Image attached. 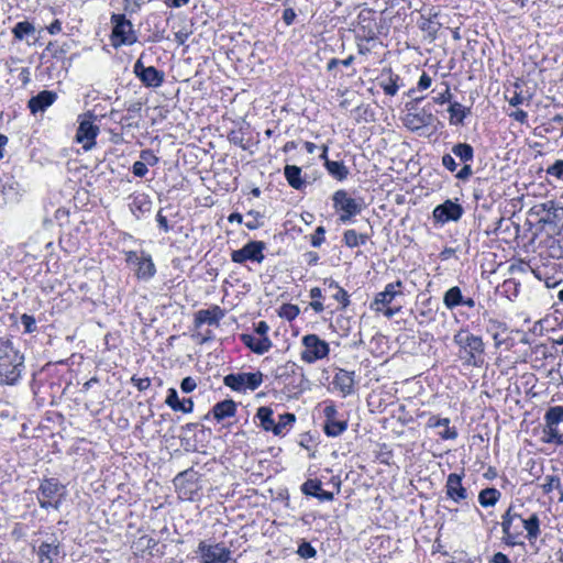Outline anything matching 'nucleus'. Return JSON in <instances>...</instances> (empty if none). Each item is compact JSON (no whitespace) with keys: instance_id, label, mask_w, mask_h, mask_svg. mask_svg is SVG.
I'll return each instance as SVG.
<instances>
[{"instance_id":"f257e3e1","label":"nucleus","mask_w":563,"mask_h":563,"mask_svg":"<svg viewBox=\"0 0 563 563\" xmlns=\"http://www.w3.org/2000/svg\"><path fill=\"white\" fill-rule=\"evenodd\" d=\"M503 528V540L507 545H518L523 542L520 538L523 531L527 532L526 538L530 543L534 542L540 533V519L538 514L533 512L528 518H523L520 514L515 511V508L510 506L501 517Z\"/></svg>"},{"instance_id":"f03ea898","label":"nucleus","mask_w":563,"mask_h":563,"mask_svg":"<svg viewBox=\"0 0 563 563\" xmlns=\"http://www.w3.org/2000/svg\"><path fill=\"white\" fill-rule=\"evenodd\" d=\"M453 341L459 346V354L464 364L474 367L483 365L485 344L481 336L462 329L454 335Z\"/></svg>"},{"instance_id":"7ed1b4c3","label":"nucleus","mask_w":563,"mask_h":563,"mask_svg":"<svg viewBox=\"0 0 563 563\" xmlns=\"http://www.w3.org/2000/svg\"><path fill=\"white\" fill-rule=\"evenodd\" d=\"M23 362V355L9 341L0 339V384H15L21 376Z\"/></svg>"},{"instance_id":"20e7f679","label":"nucleus","mask_w":563,"mask_h":563,"mask_svg":"<svg viewBox=\"0 0 563 563\" xmlns=\"http://www.w3.org/2000/svg\"><path fill=\"white\" fill-rule=\"evenodd\" d=\"M561 424H563V406L550 407L544 413L543 442L562 445L563 433L560 428Z\"/></svg>"},{"instance_id":"39448f33","label":"nucleus","mask_w":563,"mask_h":563,"mask_svg":"<svg viewBox=\"0 0 563 563\" xmlns=\"http://www.w3.org/2000/svg\"><path fill=\"white\" fill-rule=\"evenodd\" d=\"M65 496V486L56 478H45L38 487L37 500L41 508L58 509Z\"/></svg>"},{"instance_id":"423d86ee","label":"nucleus","mask_w":563,"mask_h":563,"mask_svg":"<svg viewBox=\"0 0 563 563\" xmlns=\"http://www.w3.org/2000/svg\"><path fill=\"white\" fill-rule=\"evenodd\" d=\"M113 25L111 41L114 47L121 45H132L137 41L131 21L126 20L123 14H113L111 16Z\"/></svg>"},{"instance_id":"0eeeda50","label":"nucleus","mask_w":563,"mask_h":563,"mask_svg":"<svg viewBox=\"0 0 563 563\" xmlns=\"http://www.w3.org/2000/svg\"><path fill=\"white\" fill-rule=\"evenodd\" d=\"M196 554L200 563H228L231 560L232 552L223 543L200 541Z\"/></svg>"},{"instance_id":"6e6552de","label":"nucleus","mask_w":563,"mask_h":563,"mask_svg":"<svg viewBox=\"0 0 563 563\" xmlns=\"http://www.w3.org/2000/svg\"><path fill=\"white\" fill-rule=\"evenodd\" d=\"M302 345L303 350L300 353V357L308 364L327 357L330 352L329 344L317 334L305 335L302 338Z\"/></svg>"},{"instance_id":"1a4fd4ad","label":"nucleus","mask_w":563,"mask_h":563,"mask_svg":"<svg viewBox=\"0 0 563 563\" xmlns=\"http://www.w3.org/2000/svg\"><path fill=\"white\" fill-rule=\"evenodd\" d=\"M223 383L234 391L255 390L263 383V374L258 371L254 373L229 374L224 376Z\"/></svg>"},{"instance_id":"9d476101","label":"nucleus","mask_w":563,"mask_h":563,"mask_svg":"<svg viewBox=\"0 0 563 563\" xmlns=\"http://www.w3.org/2000/svg\"><path fill=\"white\" fill-rule=\"evenodd\" d=\"M332 199L334 208L342 211L340 216L342 222L349 221L363 209V200L349 197L347 192L343 189L336 190Z\"/></svg>"},{"instance_id":"9b49d317","label":"nucleus","mask_w":563,"mask_h":563,"mask_svg":"<svg viewBox=\"0 0 563 563\" xmlns=\"http://www.w3.org/2000/svg\"><path fill=\"white\" fill-rule=\"evenodd\" d=\"M265 249L266 244L263 241H251L242 249L233 251L231 253V260L236 264H243L246 261L262 263L265 258L263 254Z\"/></svg>"},{"instance_id":"f8f14e48","label":"nucleus","mask_w":563,"mask_h":563,"mask_svg":"<svg viewBox=\"0 0 563 563\" xmlns=\"http://www.w3.org/2000/svg\"><path fill=\"white\" fill-rule=\"evenodd\" d=\"M133 73L148 88H157L164 82L165 74L154 66H144L142 56L135 62Z\"/></svg>"},{"instance_id":"ddd939ff","label":"nucleus","mask_w":563,"mask_h":563,"mask_svg":"<svg viewBox=\"0 0 563 563\" xmlns=\"http://www.w3.org/2000/svg\"><path fill=\"white\" fill-rule=\"evenodd\" d=\"M404 284L401 280L389 283L385 286V289L376 294L374 300L371 302L369 308L375 312L383 311L385 306H388L397 296H402Z\"/></svg>"},{"instance_id":"4468645a","label":"nucleus","mask_w":563,"mask_h":563,"mask_svg":"<svg viewBox=\"0 0 563 563\" xmlns=\"http://www.w3.org/2000/svg\"><path fill=\"white\" fill-rule=\"evenodd\" d=\"M463 213L464 209L460 203L448 199L434 208L433 218L437 222L446 223L450 221H459Z\"/></svg>"},{"instance_id":"2eb2a0df","label":"nucleus","mask_w":563,"mask_h":563,"mask_svg":"<svg viewBox=\"0 0 563 563\" xmlns=\"http://www.w3.org/2000/svg\"><path fill=\"white\" fill-rule=\"evenodd\" d=\"M99 133V128L89 119H84L77 129L76 141L82 145L87 152L96 145V137Z\"/></svg>"},{"instance_id":"dca6fc26","label":"nucleus","mask_w":563,"mask_h":563,"mask_svg":"<svg viewBox=\"0 0 563 563\" xmlns=\"http://www.w3.org/2000/svg\"><path fill=\"white\" fill-rule=\"evenodd\" d=\"M445 488L448 497L455 503H460L467 498V492L462 485V475L460 474L451 473L448 476Z\"/></svg>"},{"instance_id":"f3484780","label":"nucleus","mask_w":563,"mask_h":563,"mask_svg":"<svg viewBox=\"0 0 563 563\" xmlns=\"http://www.w3.org/2000/svg\"><path fill=\"white\" fill-rule=\"evenodd\" d=\"M224 317L223 310L219 306H212L208 309L198 310L195 313V327L199 328L202 324L218 325L219 321Z\"/></svg>"},{"instance_id":"a211bd4d","label":"nucleus","mask_w":563,"mask_h":563,"mask_svg":"<svg viewBox=\"0 0 563 563\" xmlns=\"http://www.w3.org/2000/svg\"><path fill=\"white\" fill-rule=\"evenodd\" d=\"M36 554L38 563H54L60 554L59 542L56 539L42 542Z\"/></svg>"},{"instance_id":"6ab92c4d","label":"nucleus","mask_w":563,"mask_h":563,"mask_svg":"<svg viewBox=\"0 0 563 563\" xmlns=\"http://www.w3.org/2000/svg\"><path fill=\"white\" fill-rule=\"evenodd\" d=\"M57 98L56 92L43 90L29 100V109L32 113L45 111Z\"/></svg>"},{"instance_id":"aec40b11","label":"nucleus","mask_w":563,"mask_h":563,"mask_svg":"<svg viewBox=\"0 0 563 563\" xmlns=\"http://www.w3.org/2000/svg\"><path fill=\"white\" fill-rule=\"evenodd\" d=\"M433 121V114L426 108L417 113H408L405 118L406 125L411 130H419L420 128L431 125Z\"/></svg>"},{"instance_id":"412c9836","label":"nucleus","mask_w":563,"mask_h":563,"mask_svg":"<svg viewBox=\"0 0 563 563\" xmlns=\"http://www.w3.org/2000/svg\"><path fill=\"white\" fill-rule=\"evenodd\" d=\"M241 341L246 345L252 352L256 354H264L272 347V342L267 336L260 338L253 334H242Z\"/></svg>"},{"instance_id":"4be33fe9","label":"nucleus","mask_w":563,"mask_h":563,"mask_svg":"<svg viewBox=\"0 0 563 563\" xmlns=\"http://www.w3.org/2000/svg\"><path fill=\"white\" fill-rule=\"evenodd\" d=\"M335 387L344 395H351L354 391V372L340 369L333 379Z\"/></svg>"},{"instance_id":"5701e85b","label":"nucleus","mask_w":563,"mask_h":563,"mask_svg":"<svg viewBox=\"0 0 563 563\" xmlns=\"http://www.w3.org/2000/svg\"><path fill=\"white\" fill-rule=\"evenodd\" d=\"M450 419L449 418H438L432 416L429 418L427 426L429 428H438V426H443V430L439 432V435L443 440H454L457 438V431L455 428H450Z\"/></svg>"},{"instance_id":"b1692460","label":"nucleus","mask_w":563,"mask_h":563,"mask_svg":"<svg viewBox=\"0 0 563 563\" xmlns=\"http://www.w3.org/2000/svg\"><path fill=\"white\" fill-rule=\"evenodd\" d=\"M235 413L236 404L232 399L217 402L212 408V415L217 421H222L225 418L234 417Z\"/></svg>"},{"instance_id":"393cba45","label":"nucleus","mask_w":563,"mask_h":563,"mask_svg":"<svg viewBox=\"0 0 563 563\" xmlns=\"http://www.w3.org/2000/svg\"><path fill=\"white\" fill-rule=\"evenodd\" d=\"M463 292L459 286L449 288L443 295V305L446 309L453 310L462 306Z\"/></svg>"},{"instance_id":"a878e982","label":"nucleus","mask_w":563,"mask_h":563,"mask_svg":"<svg viewBox=\"0 0 563 563\" xmlns=\"http://www.w3.org/2000/svg\"><path fill=\"white\" fill-rule=\"evenodd\" d=\"M324 167L328 173L339 181L345 180L350 174L349 168L343 162L325 159Z\"/></svg>"},{"instance_id":"bb28decb","label":"nucleus","mask_w":563,"mask_h":563,"mask_svg":"<svg viewBox=\"0 0 563 563\" xmlns=\"http://www.w3.org/2000/svg\"><path fill=\"white\" fill-rule=\"evenodd\" d=\"M285 177L288 184L297 190H300L306 181L301 179V169L296 165H286L284 168Z\"/></svg>"},{"instance_id":"cd10ccee","label":"nucleus","mask_w":563,"mask_h":563,"mask_svg":"<svg viewBox=\"0 0 563 563\" xmlns=\"http://www.w3.org/2000/svg\"><path fill=\"white\" fill-rule=\"evenodd\" d=\"M324 285H327L329 289L335 290L332 297L334 300L341 303L342 309H345L350 305V296L347 291L343 289L334 279H324Z\"/></svg>"},{"instance_id":"c85d7f7f","label":"nucleus","mask_w":563,"mask_h":563,"mask_svg":"<svg viewBox=\"0 0 563 563\" xmlns=\"http://www.w3.org/2000/svg\"><path fill=\"white\" fill-rule=\"evenodd\" d=\"M501 497V493L494 488L487 487L479 492L478 494V503L482 507H493L495 506Z\"/></svg>"},{"instance_id":"c756f323","label":"nucleus","mask_w":563,"mask_h":563,"mask_svg":"<svg viewBox=\"0 0 563 563\" xmlns=\"http://www.w3.org/2000/svg\"><path fill=\"white\" fill-rule=\"evenodd\" d=\"M136 264H137V271H136L137 278L146 280V279L152 278L155 275V273H156L155 265L150 256L148 257H140L139 261L136 262Z\"/></svg>"},{"instance_id":"7c9ffc66","label":"nucleus","mask_w":563,"mask_h":563,"mask_svg":"<svg viewBox=\"0 0 563 563\" xmlns=\"http://www.w3.org/2000/svg\"><path fill=\"white\" fill-rule=\"evenodd\" d=\"M450 113L451 124H462L464 119L470 114V109L462 106L460 102H452L448 109Z\"/></svg>"},{"instance_id":"2f4dec72","label":"nucleus","mask_w":563,"mask_h":563,"mask_svg":"<svg viewBox=\"0 0 563 563\" xmlns=\"http://www.w3.org/2000/svg\"><path fill=\"white\" fill-rule=\"evenodd\" d=\"M542 210L548 213L549 222H560L563 220V206L553 200L545 201L541 205Z\"/></svg>"},{"instance_id":"473e14b6","label":"nucleus","mask_w":563,"mask_h":563,"mask_svg":"<svg viewBox=\"0 0 563 563\" xmlns=\"http://www.w3.org/2000/svg\"><path fill=\"white\" fill-rule=\"evenodd\" d=\"M347 428L345 420H338L336 417L324 421V432L329 437H338Z\"/></svg>"},{"instance_id":"72a5a7b5","label":"nucleus","mask_w":563,"mask_h":563,"mask_svg":"<svg viewBox=\"0 0 563 563\" xmlns=\"http://www.w3.org/2000/svg\"><path fill=\"white\" fill-rule=\"evenodd\" d=\"M368 240V235L364 233H357L355 230H346L343 234V241L346 246L353 249L360 245H364Z\"/></svg>"},{"instance_id":"f704fd0d","label":"nucleus","mask_w":563,"mask_h":563,"mask_svg":"<svg viewBox=\"0 0 563 563\" xmlns=\"http://www.w3.org/2000/svg\"><path fill=\"white\" fill-rule=\"evenodd\" d=\"M12 33L16 41H23L35 33V26L29 21H21L14 25Z\"/></svg>"},{"instance_id":"c9c22d12","label":"nucleus","mask_w":563,"mask_h":563,"mask_svg":"<svg viewBox=\"0 0 563 563\" xmlns=\"http://www.w3.org/2000/svg\"><path fill=\"white\" fill-rule=\"evenodd\" d=\"M256 417L264 430L273 432L275 421L273 419V410L269 407H260Z\"/></svg>"},{"instance_id":"e433bc0d","label":"nucleus","mask_w":563,"mask_h":563,"mask_svg":"<svg viewBox=\"0 0 563 563\" xmlns=\"http://www.w3.org/2000/svg\"><path fill=\"white\" fill-rule=\"evenodd\" d=\"M452 153L457 156L461 162L470 163L474 158V150L467 143H457L452 147Z\"/></svg>"},{"instance_id":"4c0bfd02","label":"nucleus","mask_w":563,"mask_h":563,"mask_svg":"<svg viewBox=\"0 0 563 563\" xmlns=\"http://www.w3.org/2000/svg\"><path fill=\"white\" fill-rule=\"evenodd\" d=\"M296 417L294 413H284L279 415L278 421L274 424V434L280 435L284 434L295 422Z\"/></svg>"},{"instance_id":"58836bf2","label":"nucleus","mask_w":563,"mask_h":563,"mask_svg":"<svg viewBox=\"0 0 563 563\" xmlns=\"http://www.w3.org/2000/svg\"><path fill=\"white\" fill-rule=\"evenodd\" d=\"M249 220L245 222V227L249 230H256L264 225V214L257 210H250L246 213Z\"/></svg>"},{"instance_id":"ea45409f","label":"nucleus","mask_w":563,"mask_h":563,"mask_svg":"<svg viewBox=\"0 0 563 563\" xmlns=\"http://www.w3.org/2000/svg\"><path fill=\"white\" fill-rule=\"evenodd\" d=\"M322 483L319 479H307L301 485V492L302 494L307 496H313L317 497L319 494V490H321Z\"/></svg>"},{"instance_id":"a19ab883","label":"nucleus","mask_w":563,"mask_h":563,"mask_svg":"<svg viewBox=\"0 0 563 563\" xmlns=\"http://www.w3.org/2000/svg\"><path fill=\"white\" fill-rule=\"evenodd\" d=\"M544 493L549 494L555 489L560 490L562 494V486L561 481L558 476L554 475H547L544 477V482L541 485Z\"/></svg>"},{"instance_id":"79ce46f5","label":"nucleus","mask_w":563,"mask_h":563,"mask_svg":"<svg viewBox=\"0 0 563 563\" xmlns=\"http://www.w3.org/2000/svg\"><path fill=\"white\" fill-rule=\"evenodd\" d=\"M151 201L145 196L135 197L131 203V210L134 214L136 211L144 213L150 211Z\"/></svg>"},{"instance_id":"37998d69","label":"nucleus","mask_w":563,"mask_h":563,"mask_svg":"<svg viewBox=\"0 0 563 563\" xmlns=\"http://www.w3.org/2000/svg\"><path fill=\"white\" fill-rule=\"evenodd\" d=\"M299 314V308L291 303H285L280 307L279 316L287 320H292Z\"/></svg>"},{"instance_id":"c03bdc74","label":"nucleus","mask_w":563,"mask_h":563,"mask_svg":"<svg viewBox=\"0 0 563 563\" xmlns=\"http://www.w3.org/2000/svg\"><path fill=\"white\" fill-rule=\"evenodd\" d=\"M297 553L302 559H312L317 555V550L309 542H301L298 547Z\"/></svg>"},{"instance_id":"a18cd8bd","label":"nucleus","mask_w":563,"mask_h":563,"mask_svg":"<svg viewBox=\"0 0 563 563\" xmlns=\"http://www.w3.org/2000/svg\"><path fill=\"white\" fill-rule=\"evenodd\" d=\"M167 393L168 394L165 404L168 407H170L174 411H177V409H184L183 406H180V400L178 398L177 390L175 388H169Z\"/></svg>"},{"instance_id":"49530a36","label":"nucleus","mask_w":563,"mask_h":563,"mask_svg":"<svg viewBox=\"0 0 563 563\" xmlns=\"http://www.w3.org/2000/svg\"><path fill=\"white\" fill-rule=\"evenodd\" d=\"M547 174L563 180V159L555 161L547 168Z\"/></svg>"},{"instance_id":"de8ad7c7","label":"nucleus","mask_w":563,"mask_h":563,"mask_svg":"<svg viewBox=\"0 0 563 563\" xmlns=\"http://www.w3.org/2000/svg\"><path fill=\"white\" fill-rule=\"evenodd\" d=\"M398 76L397 77H389L387 82L382 84V88L384 92L388 96H395L399 89L398 84Z\"/></svg>"},{"instance_id":"09e8293b","label":"nucleus","mask_w":563,"mask_h":563,"mask_svg":"<svg viewBox=\"0 0 563 563\" xmlns=\"http://www.w3.org/2000/svg\"><path fill=\"white\" fill-rule=\"evenodd\" d=\"M140 158L147 166H155L159 158L151 150H143L140 153Z\"/></svg>"},{"instance_id":"8fccbe9b","label":"nucleus","mask_w":563,"mask_h":563,"mask_svg":"<svg viewBox=\"0 0 563 563\" xmlns=\"http://www.w3.org/2000/svg\"><path fill=\"white\" fill-rule=\"evenodd\" d=\"M324 239H325V229L323 227H318L313 234L311 235V245L313 247H319L323 242H324Z\"/></svg>"},{"instance_id":"3c124183","label":"nucleus","mask_w":563,"mask_h":563,"mask_svg":"<svg viewBox=\"0 0 563 563\" xmlns=\"http://www.w3.org/2000/svg\"><path fill=\"white\" fill-rule=\"evenodd\" d=\"M21 323L24 327L25 332H27V333H31V332L35 331V329H36L35 319H34V317H32L30 314H26V313L22 314Z\"/></svg>"},{"instance_id":"603ef678","label":"nucleus","mask_w":563,"mask_h":563,"mask_svg":"<svg viewBox=\"0 0 563 563\" xmlns=\"http://www.w3.org/2000/svg\"><path fill=\"white\" fill-rule=\"evenodd\" d=\"M197 387V383L196 380L188 376V377H185L183 380H181V384H180V389L184 391V393H191L196 389Z\"/></svg>"},{"instance_id":"864d4df0","label":"nucleus","mask_w":563,"mask_h":563,"mask_svg":"<svg viewBox=\"0 0 563 563\" xmlns=\"http://www.w3.org/2000/svg\"><path fill=\"white\" fill-rule=\"evenodd\" d=\"M147 172H148L147 166L142 161L135 162L132 166V173L136 177H144L147 174Z\"/></svg>"},{"instance_id":"5fc2aeb1","label":"nucleus","mask_w":563,"mask_h":563,"mask_svg":"<svg viewBox=\"0 0 563 563\" xmlns=\"http://www.w3.org/2000/svg\"><path fill=\"white\" fill-rule=\"evenodd\" d=\"M473 175V169L468 163H464V166L457 172L455 177L459 180H467Z\"/></svg>"},{"instance_id":"6e6d98bb","label":"nucleus","mask_w":563,"mask_h":563,"mask_svg":"<svg viewBox=\"0 0 563 563\" xmlns=\"http://www.w3.org/2000/svg\"><path fill=\"white\" fill-rule=\"evenodd\" d=\"M133 385L140 390V391H143V390H146L150 386H151V380L150 378L147 377H144V378H137L135 376H133L131 378Z\"/></svg>"},{"instance_id":"4d7b16f0","label":"nucleus","mask_w":563,"mask_h":563,"mask_svg":"<svg viewBox=\"0 0 563 563\" xmlns=\"http://www.w3.org/2000/svg\"><path fill=\"white\" fill-rule=\"evenodd\" d=\"M442 165L450 172H455L457 168L455 159L450 154H444L442 156Z\"/></svg>"},{"instance_id":"13d9d810","label":"nucleus","mask_w":563,"mask_h":563,"mask_svg":"<svg viewBox=\"0 0 563 563\" xmlns=\"http://www.w3.org/2000/svg\"><path fill=\"white\" fill-rule=\"evenodd\" d=\"M296 19V12L291 8H287L283 12V21L286 25H291Z\"/></svg>"},{"instance_id":"bf43d9fd","label":"nucleus","mask_w":563,"mask_h":563,"mask_svg":"<svg viewBox=\"0 0 563 563\" xmlns=\"http://www.w3.org/2000/svg\"><path fill=\"white\" fill-rule=\"evenodd\" d=\"M432 84L431 77L427 73H422L420 79L418 81V89L424 90L428 89Z\"/></svg>"},{"instance_id":"052dcab7","label":"nucleus","mask_w":563,"mask_h":563,"mask_svg":"<svg viewBox=\"0 0 563 563\" xmlns=\"http://www.w3.org/2000/svg\"><path fill=\"white\" fill-rule=\"evenodd\" d=\"M526 100L527 98L521 92L515 91L514 96L508 99V102L510 106L517 107L519 104H522Z\"/></svg>"},{"instance_id":"680f3d73","label":"nucleus","mask_w":563,"mask_h":563,"mask_svg":"<svg viewBox=\"0 0 563 563\" xmlns=\"http://www.w3.org/2000/svg\"><path fill=\"white\" fill-rule=\"evenodd\" d=\"M156 221L159 225V228L164 231V232H168L170 230L169 225H168V221H167V218L165 216H163L162 213V210H159L156 214Z\"/></svg>"},{"instance_id":"e2e57ef3","label":"nucleus","mask_w":563,"mask_h":563,"mask_svg":"<svg viewBox=\"0 0 563 563\" xmlns=\"http://www.w3.org/2000/svg\"><path fill=\"white\" fill-rule=\"evenodd\" d=\"M296 368H297L296 363L289 361L285 365H283L282 367L278 368V371H283V372L277 373L276 376L282 377L286 373H289V372L294 373Z\"/></svg>"},{"instance_id":"0e129e2a","label":"nucleus","mask_w":563,"mask_h":563,"mask_svg":"<svg viewBox=\"0 0 563 563\" xmlns=\"http://www.w3.org/2000/svg\"><path fill=\"white\" fill-rule=\"evenodd\" d=\"M180 406H183L184 409H177V411L189 413L194 410V401L191 398H185L180 400Z\"/></svg>"},{"instance_id":"69168bd1","label":"nucleus","mask_w":563,"mask_h":563,"mask_svg":"<svg viewBox=\"0 0 563 563\" xmlns=\"http://www.w3.org/2000/svg\"><path fill=\"white\" fill-rule=\"evenodd\" d=\"M19 79L23 86H26L31 81V71L27 67L21 69Z\"/></svg>"},{"instance_id":"338daca9","label":"nucleus","mask_w":563,"mask_h":563,"mask_svg":"<svg viewBox=\"0 0 563 563\" xmlns=\"http://www.w3.org/2000/svg\"><path fill=\"white\" fill-rule=\"evenodd\" d=\"M510 117H511L514 120H516L517 122H520V123H522V124H523V123H526V122H527V120H528V114H527V112H526V111H523V110H517V111L512 112V113L510 114Z\"/></svg>"},{"instance_id":"774afa93","label":"nucleus","mask_w":563,"mask_h":563,"mask_svg":"<svg viewBox=\"0 0 563 563\" xmlns=\"http://www.w3.org/2000/svg\"><path fill=\"white\" fill-rule=\"evenodd\" d=\"M490 563H510V561L506 554L497 552L490 559Z\"/></svg>"}]
</instances>
